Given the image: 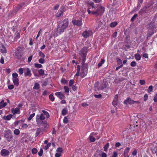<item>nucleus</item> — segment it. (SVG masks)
I'll use <instances>...</instances> for the list:
<instances>
[{
    "label": "nucleus",
    "instance_id": "f704fd0d",
    "mask_svg": "<svg viewBox=\"0 0 157 157\" xmlns=\"http://www.w3.org/2000/svg\"><path fill=\"white\" fill-rule=\"evenodd\" d=\"M137 14H135L132 17L131 19V21L132 22H133L134 21L136 17H137Z\"/></svg>",
    "mask_w": 157,
    "mask_h": 157
},
{
    "label": "nucleus",
    "instance_id": "2eb2a0df",
    "mask_svg": "<svg viewBox=\"0 0 157 157\" xmlns=\"http://www.w3.org/2000/svg\"><path fill=\"white\" fill-rule=\"evenodd\" d=\"M104 8L103 7H102L100 8H98L96 10L98 13V15H101L103 13H104Z\"/></svg>",
    "mask_w": 157,
    "mask_h": 157
},
{
    "label": "nucleus",
    "instance_id": "8fccbe9b",
    "mask_svg": "<svg viewBox=\"0 0 157 157\" xmlns=\"http://www.w3.org/2000/svg\"><path fill=\"white\" fill-rule=\"evenodd\" d=\"M90 140L91 142H94L95 140V139L93 136H90Z\"/></svg>",
    "mask_w": 157,
    "mask_h": 157
},
{
    "label": "nucleus",
    "instance_id": "bb28decb",
    "mask_svg": "<svg viewBox=\"0 0 157 157\" xmlns=\"http://www.w3.org/2000/svg\"><path fill=\"white\" fill-rule=\"evenodd\" d=\"M117 25V23L116 21L112 22L110 24V26L111 27H114Z\"/></svg>",
    "mask_w": 157,
    "mask_h": 157
},
{
    "label": "nucleus",
    "instance_id": "cd10ccee",
    "mask_svg": "<svg viewBox=\"0 0 157 157\" xmlns=\"http://www.w3.org/2000/svg\"><path fill=\"white\" fill-rule=\"evenodd\" d=\"M135 57L136 60H139L141 59V56L138 53H136V54Z\"/></svg>",
    "mask_w": 157,
    "mask_h": 157
},
{
    "label": "nucleus",
    "instance_id": "ea45409f",
    "mask_svg": "<svg viewBox=\"0 0 157 157\" xmlns=\"http://www.w3.org/2000/svg\"><path fill=\"white\" fill-rule=\"evenodd\" d=\"M63 10H61L59 13H57L56 17H58L63 15Z\"/></svg>",
    "mask_w": 157,
    "mask_h": 157
},
{
    "label": "nucleus",
    "instance_id": "f257e3e1",
    "mask_svg": "<svg viewBox=\"0 0 157 157\" xmlns=\"http://www.w3.org/2000/svg\"><path fill=\"white\" fill-rule=\"evenodd\" d=\"M42 112L43 113L40 114H37L36 117V121L38 126L43 125L46 123V122L43 121L45 119L44 116H46L47 118H49L50 116L49 113L46 111L42 110Z\"/></svg>",
    "mask_w": 157,
    "mask_h": 157
},
{
    "label": "nucleus",
    "instance_id": "f03ea898",
    "mask_svg": "<svg viewBox=\"0 0 157 157\" xmlns=\"http://www.w3.org/2000/svg\"><path fill=\"white\" fill-rule=\"evenodd\" d=\"M4 135V136L8 142H10L12 140L13 136L12 135V132L10 130H5Z\"/></svg>",
    "mask_w": 157,
    "mask_h": 157
},
{
    "label": "nucleus",
    "instance_id": "5701e85b",
    "mask_svg": "<svg viewBox=\"0 0 157 157\" xmlns=\"http://www.w3.org/2000/svg\"><path fill=\"white\" fill-rule=\"evenodd\" d=\"M116 60L117 63L118 65L120 66L121 65L122 67L123 66V64H122V60L119 58H117Z\"/></svg>",
    "mask_w": 157,
    "mask_h": 157
},
{
    "label": "nucleus",
    "instance_id": "393cba45",
    "mask_svg": "<svg viewBox=\"0 0 157 157\" xmlns=\"http://www.w3.org/2000/svg\"><path fill=\"white\" fill-rule=\"evenodd\" d=\"M42 132V129L40 128H38L37 129L36 132L35 133V136H37Z\"/></svg>",
    "mask_w": 157,
    "mask_h": 157
},
{
    "label": "nucleus",
    "instance_id": "39448f33",
    "mask_svg": "<svg viewBox=\"0 0 157 157\" xmlns=\"http://www.w3.org/2000/svg\"><path fill=\"white\" fill-rule=\"evenodd\" d=\"M60 28L63 29L64 31L66 29L68 25V21L67 19H64L61 23L59 25Z\"/></svg>",
    "mask_w": 157,
    "mask_h": 157
},
{
    "label": "nucleus",
    "instance_id": "3c124183",
    "mask_svg": "<svg viewBox=\"0 0 157 157\" xmlns=\"http://www.w3.org/2000/svg\"><path fill=\"white\" fill-rule=\"evenodd\" d=\"M94 97L97 98H100L102 97V95L101 94H95L94 95Z\"/></svg>",
    "mask_w": 157,
    "mask_h": 157
},
{
    "label": "nucleus",
    "instance_id": "4d7b16f0",
    "mask_svg": "<svg viewBox=\"0 0 157 157\" xmlns=\"http://www.w3.org/2000/svg\"><path fill=\"white\" fill-rule=\"evenodd\" d=\"M60 99H62L64 98L65 96L62 93V94H61L60 95H59V97Z\"/></svg>",
    "mask_w": 157,
    "mask_h": 157
},
{
    "label": "nucleus",
    "instance_id": "6ab92c4d",
    "mask_svg": "<svg viewBox=\"0 0 157 157\" xmlns=\"http://www.w3.org/2000/svg\"><path fill=\"white\" fill-rule=\"evenodd\" d=\"M13 81L14 84L16 86H17L19 84L18 78L13 79Z\"/></svg>",
    "mask_w": 157,
    "mask_h": 157
},
{
    "label": "nucleus",
    "instance_id": "72a5a7b5",
    "mask_svg": "<svg viewBox=\"0 0 157 157\" xmlns=\"http://www.w3.org/2000/svg\"><path fill=\"white\" fill-rule=\"evenodd\" d=\"M18 74L16 73H14L12 74V79L18 78Z\"/></svg>",
    "mask_w": 157,
    "mask_h": 157
},
{
    "label": "nucleus",
    "instance_id": "c756f323",
    "mask_svg": "<svg viewBox=\"0 0 157 157\" xmlns=\"http://www.w3.org/2000/svg\"><path fill=\"white\" fill-rule=\"evenodd\" d=\"M38 73L40 76L43 75L44 74V70L40 69L38 70Z\"/></svg>",
    "mask_w": 157,
    "mask_h": 157
},
{
    "label": "nucleus",
    "instance_id": "338daca9",
    "mask_svg": "<svg viewBox=\"0 0 157 157\" xmlns=\"http://www.w3.org/2000/svg\"><path fill=\"white\" fill-rule=\"evenodd\" d=\"M0 62L2 64H3L4 63V59L3 57L2 56L1 57V59L0 60Z\"/></svg>",
    "mask_w": 157,
    "mask_h": 157
},
{
    "label": "nucleus",
    "instance_id": "ddd939ff",
    "mask_svg": "<svg viewBox=\"0 0 157 157\" xmlns=\"http://www.w3.org/2000/svg\"><path fill=\"white\" fill-rule=\"evenodd\" d=\"M0 52L2 53H6V48L2 43L0 44Z\"/></svg>",
    "mask_w": 157,
    "mask_h": 157
},
{
    "label": "nucleus",
    "instance_id": "f8f14e48",
    "mask_svg": "<svg viewBox=\"0 0 157 157\" xmlns=\"http://www.w3.org/2000/svg\"><path fill=\"white\" fill-rule=\"evenodd\" d=\"M148 8V6H145L143 8L140 10L139 13L141 15H142L143 14L146 13L147 11V9Z\"/></svg>",
    "mask_w": 157,
    "mask_h": 157
},
{
    "label": "nucleus",
    "instance_id": "bf43d9fd",
    "mask_svg": "<svg viewBox=\"0 0 157 157\" xmlns=\"http://www.w3.org/2000/svg\"><path fill=\"white\" fill-rule=\"evenodd\" d=\"M62 149L61 147H59L57 148L56 151L58 152L61 153L62 151Z\"/></svg>",
    "mask_w": 157,
    "mask_h": 157
},
{
    "label": "nucleus",
    "instance_id": "58836bf2",
    "mask_svg": "<svg viewBox=\"0 0 157 157\" xmlns=\"http://www.w3.org/2000/svg\"><path fill=\"white\" fill-rule=\"evenodd\" d=\"M61 83H63L64 84H66L68 81L66 80L64 78H62L61 81Z\"/></svg>",
    "mask_w": 157,
    "mask_h": 157
},
{
    "label": "nucleus",
    "instance_id": "aec40b11",
    "mask_svg": "<svg viewBox=\"0 0 157 157\" xmlns=\"http://www.w3.org/2000/svg\"><path fill=\"white\" fill-rule=\"evenodd\" d=\"M12 116L13 115L12 114H9L7 116H4L3 118L5 120H10Z\"/></svg>",
    "mask_w": 157,
    "mask_h": 157
},
{
    "label": "nucleus",
    "instance_id": "f3484780",
    "mask_svg": "<svg viewBox=\"0 0 157 157\" xmlns=\"http://www.w3.org/2000/svg\"><path fill=\"white\" fill-rule=\"evenodd\" d=\"M56 31L57 33L59 34H61L62 33H63L64 31L63 29L60 28V26H59V25L57 27Z\"/></svg>",
    "mask_w": 157,
    "mask_h": 157
},
{
    "label": "nucleus",
    "instance_id": "2f4dec72",
    "mask_svg": "<svg viewBox=\"0 0 157 157\" xmlns=\"http://www.w3.org/2000/svg\"><path fill=\"white\" fill-rule=\"evenodd\" d=\"M39 62L41 64H43L45 62V60L44 59V58H42L39 59Z\"/></svg>",
    "mask_w": 157,
    "mask_h": 157
},
{
    "label": "nucleus",
    "instance_id": "9d476101",
    "mask_svg": "<svg viewBox=\"0 0 157 157\" xmlns=\"http://www.w3.org/2000/svg\"><path fill=\"white\" fill-rule=\"evenodd\" d=\"M24 76L25 77L29 76L30 77L32 75L31 70L29 68H25L24 71Z\"/></svg>",
    "mask_w": 157,
    "mask_h": 157
},
{
    "label": "nucleus",
    "instance_id": "13d9d810",
    "mask_svg": "<svg viewBox=\"0 0 157 157\" xmlns=\"http://www.w3.org/2000/svg\"><path fill=\"white\" fill-rule=\"evenodd\" d=\"M153 34V32H149L147 34V37H151Z\"/></svg>",
    "mask_w": 157,
    "mask_h": 157
},
{
    "label": "nucleus",
    "instance_id": "0eeeda50",
    "mask_svg": "<svg viewBox=\"0 0 157 157\" xmlns=\"http://www.w3.org/2000/svg\"><path fill=\"white\" fill-rule=\"evenodd\" d=\"M124 103L125 104H128L131 105L135 103L138 104L140 103V102L138 101H134L133 100L131 99L130 98H128L127 99L124 101Z\"/></svg>",
    "mask_w": 157,
    "mask_h": 157
},
{
    "label": "nucleus",
    "instance_id": "49530a36",
    "mask_svg": "<svg viewBox=\"0 0 157 157\" xmlns=\"http://www.w3.org/2000/svg\"><path fill=\"white\" fill-rule=\"evenodd\" d=\"M49 99L52 101H54L55 99V98L53 97V95L51 94L49 96Z\"/></svg>",
    "mask_w": 157,
    "mask_h": 157
},
{
    "label": "nucleus",
    "instance_id": "0e129e2a",
    "mask_svg": "<svg viewBox=\"0 0 157 157\" xmlns=\"http://www.w3.org/2000/svg\"><path fill=\"white\" fill-rule=\"evenodd\" d=\"M137 151L136 150H134L132 152V154L133 156H135L136 155Z\"/></svg>",
    "mask_w": 157,
    "mask_h": 157
},
{
    "label": "nucleus",
    "instance_id": "423d86ee",
    "mask_svg": "<svg viewBox=\"0 0 157 157\" xmlns=\"http://www.w3.org/2000/svg\"><path fill=\"white\" fill-rule=\"evenodd\" d=\"M22 50L20 47H18L14 52V55L18 59L21 56V52Z\"/></svg>",
    "mask_w": 157,
    "mask_h": 157
},
{
    "label": "nucleus",
    "instance_id": "9b49d317",
    "mask_svg": "<svg viewBox=\"0 0 157 157\" xmlns=\"http://www.w3.org/2000/svg\"><path fill=\"white\" fill-rule=\"evenodd\" d=\"M9 151L5 149H3L1 151V155L2 156H6L9 155Z\"/></svg>",
    "mask_w": 157,
    "mask_h": 157
},
{
    "label": "nucleus",
    "instance_id": "1a4fd4ad",
    "mask_svg": "<svg viewBox=\"0 0 157 157\" xmlns=\"http://www.w3.org/2000/svg\"><path fill=\"white\" fill-rule=\"evenodd\" d=\"M72 23L74 25H76L78 26H81L82 24L81 20H74L72 21Z\"/></svg>",
    "mask_w": 157,
    "mask_h": 157
},
{
    "label": "nucleus",
    "instance_id": "6e6552de",
    "mask_svg": "<svg viewBox=\"0 0 157 157\" xmlns=\"http://www.w3.org/2000/svg\"><path fill=\"white\" fill-rule=\"evenodd\" d=\"M92 32L90 30H86L83 32L82 33V36L85 38H87L91 36Z\"/></svg>",
    "mask_w": 157,
    "mask_h": 157
},
{
    "label": "nucleus",
    "instance_id": "774afa93",
    "mask_svg": "<svg viewBox=\"0 0 157 157\" xmlns=\"http://www.w3.org/2000/svg\"><path fill=\"white\" fill-rule=\"evenodd\" d=\"M101 156V157H107V154L104 152H102Z\"/></svg>",
    "mask_w": 157,
    "mask_h": 157
},
{
    "label": "nucleus",
    "instance_id": "37998d69",
    "mask_svg": "<svg viewBox=\"0 0 157 157\" xmlns=\"http://www.w3.org/2000/svg\"><path fill=\"white\" fill-rule=\"evenodd\" d=\"M74 83V80H70L69 83V85L70 86H71Z\"/></svg>",
    "mask_w": 157,
    "mask_h": 157
},
{
    "label": "nucleus",
    "instance_id": "4468645a",
    "mask_svg": "<svg viewBox=\"0 0 157 157\" xmlns=\"http://www.w3.org/2000/svg\"><path fill=\"white\" fill-rule=\"evenodd\" d=\"M118 96L117 95H116L114 97L112 103L113 105L115 106L117 105L118 104Z\"/></svg>",
    "mask_w": 157,
    "mask_h": 157
},
{
    "label": "nucleus",
    "instance_id": "e433bc0d",
    "mask_svg": "<svg viewBox=\"0 0 157 157\" xmlns=\"http://www.w3.org/2000/svg\"><path fill=\"white\" fill-rule=\"evenodd\" d=\"M51 144V143H49L47 144L44 147V149L45 150H47L50 147Z\"/></svg>",
    "mask_w": 157,
    "mask_h": 157
},
{
    "label": "nucleus",
    "instance_id": "a18cd8bd",
    "mask_svg": "<svg viewBox=\"0 0 157 157\" xmlns=\"http://www.w3.org/2000/svg\"><path fill=\"white\" fill-rule=\"evenodd\" d=\"M32 153L33 154H35L37 153V150L35 148H33L32 150Z\"/></svg>",
    "mask_w": 157,
    "mask_h": 157
},
{
    "label": "nucleus",
    "instance_id": "79ce46f5",
    "mask_svg": "<svg viewBox=\"0 0 157 157\" xmlns=\"http://www.w3.org/2000/svg\"><path fill=\"white\" fill-rule=\"evenodd\" d=\"M39 56L42 58H44L45 57L44 54L41 51H40L39 53Z\"/></svg>",
    "mask_w": 157,
    "mask_h": 157
},
{
    "label": "nucleus",
    "instance_id": "a878e982",
    "mask_svg": "<svg viewBox=\"0 0 157 157\" xmlns=\"http://www.w3.org/2000/svg\"><path fill=\"white\" fill-rule=\"evenodd\" d=\"M25 68H20L18 70V72L20 75H22L23 72L24 73Z\"/></svg>",
    "mask_w": 157,
    "mask_h": 157
},
{
    "label": "nucleus",
    "instance_id": "09e8293b",
    "mask_svg": "<svg viewBox=\"0 0 157 157\" xmlns=\"http://www.w3.org/2000/svg\"><path fill=\"white\" fill-rule=\"evenodd\" d=\"M153 90V86H150L148 89H147V92L148 93H150V92H151Z\"/></svg>",
    "mask_w": 157,
    "mask_h": 157
},
{
    "label": "nucleus",
    "instance_id": "412c9836",
    "mask_svg": "<svg viewBox=\"0 0 157 157\" xmlns=\"http://www.w3.org/2000/svg\"><path fill=\"white\" fill-rule=\"evenodd\" d=\"M151 151L153 154H155L157 157V147L155 146L153 148H152Z\"/></svg>",
    "mask_w": 157,
    "mask_h": 157
},
{
    "label": "nucleus",
    "instance_id": "4c0bfd02",
    "mask_svg": "<svg viewBox=\"0 0 157 157\" xmlns=\"http://www.w3.org/2000/svg\"><path fill=\"white\" fill-rule=\"evenodd\" d=\"M14 133L16 135H18L20 133L19 130L17 129H15L14 131Z\"/></svg>",
    "mask_w": 157,
    "mask_h": 157
},
{
    "label": "nucleus",
    "instance_id": "de8ad7c7",
    "mask_svg": "<svg viewBox=\"0 0 157 157\" xmlns=\"http://www.w3.org/2000/svg\"><path fill=\"white\" fill-rule=\"evenodd\" d=\"M68 120L67 118L66 117H65L63 119V123L65 124H66L68 122Z\"/></svg>",
    "mask_w": 157,
    "mask_h": 157
},
{
    "label": "nucleus",
    "instance_id": "864d4df0",
    "mask_svg": "<svg viewBox=\"0 0 157 157\" xmlns=\"http://www.w3.org/2000/svg\"><path fill=\"white\" fill-rule=\"evenodd\" d=\"M136 65V63L135 61H132L130 63V65L132 67H135Z\"/></svg>",
    "mask_w": 157,
    "mask_h": 157
},
{
    "label": "nucleus",
    "instance_id": "c85d7f7f",
    "mask_svg": "<svg viewBox=\"0 0 157 157\" xmlns=\"http://www.w3.org/2000/svg\"><path fill=\"white\" fill-rule=\"evenodd\" d=\"M105 62V60L104 59H102L100 62L98 64V66L100 67L101 66L102 64H103Z\"/></svg>",
    "mask_w": 157,
    "mask_h": 157
},
{
    "label": "nucleus",
    "instance_id": "e2e57ef3",
    "mask_svg": "<svg viewBox=\"0 0 157 157\" xmlns=\"http://www.w3.org/2000/svg\"><path fill=\"white\" fill-rule=\"evenodd\" d=\"M117 154L116 152H114L113 153V155L112 157H117Z\"/></svg>",
    "mask_w": 157,
    "mask_h": 157
},
{
    "label": "nucleus",
    "instance_id": "b1692460",
    "mask_svg": "<svg viewBox=\"0 0 157 157\" xmlns=\"http://www.w3.org/2000/svg\"><path fill=\"white\" fill-rule=\"evenodd\" d=\"M80 67L79 65H78L77 67V72L76 74V75L77 76H78L79 75L80 69Z\"/></svg>",
    "mask_w": 157,
    "mask_h": 157
},
{
    "label": "nucleus",
    "instance_id": "5fc2aeb1",
    "mask_svg": "<svg viewBox=\"0 0 157 157\" xmlns=\"http://www.w3.org/2000/svg\"><path fill=\"white\" fill-rule=\"evenodd\" d=\"M130 150V148L129 147H126L124 151V153H128Z\"/></svg>",
    "mask_w": 157,
    "mask_h": 157
},
{
    "label": "nucleus",
    "instance_id": "7ed1b4c3",
    "mask_svg": "<svg viewBox=\"0 0 157 157\" xmlns=\"http://www.w3.org/2000/svg\"><path fill=\"white\" fill-rule=\"evenodd\" d=\"M82 65L80 75L82 77H85L87 75L88 71V67L87 65L82 62Z\"/></svg>",
    "mask_w": 157,
    "mask_h": 157
},
{
    "label": "nucleus",
    "instance_id": "7c9ffc66",
    "mask_svg": "<svg viewBox=\"0 0 157 157\" xmlns=\"http://www.w3.org/2000/svg\"><path fill=\"white\" fill-rule=\"evenodd\" d=\"M67 111L66 109H63L62 111V114L64 116L67 113Z\"/></svg>",
    "mask_w": 157,
    "mask_h": 157
},
{
    "label": "nucleus",
    "instance_id": "c03bdc74",
    "mask_svg": "<svg viewBox=\"0 0 157 157\" xmlns=\"http://www.w3.org/2000/svg\"><path fill=\"white\" fill-rule=\"evenodd\" d=\"M35 113H34L30 115L29 117L28 118L29 121H30L31 119L35 116Z\"/></svg>",
    "mask_w": 157,
    "mask_h": 157
},
{
    "label": "nucleus",
    "instance_id": "052dcab7",
    "mask_svg": "<svg viewBox=\"0 0 157 157\" xmlns=\"http://www.w3.org/2000/svg\"><path fill=\"white\" fill-rule=\"evenodd\" d=\"M14 88V86L13 85H10L8 86V88L10 90H12Z\"/></svg>",
    "mask_w": 157,
    "mask_h": 157
},
{
    "label": "nucleus",
    "instance_id": "a211bd4d",
    "mask_svg": "<svg viewBox=\"0 0 157 157\" xmlns=\"http://www.w3.org/2000/svg\"><path fill=\"white\" fill-rule=\"evenodd\" d=\"M7 105L6 102H4V100H2L0 102V109L4 107Z\"/></svg>",
    "mask_w": 157,
    "mask_h": 157
},
{
    "label": "nucleus",
    "instance_id": "4be33fe9",
    "mask_svg": "<svg viewBox=\"0 0 157 157\" xmlns=\"http://www.w3.org/2000/svg\"><path fill=\"white\" fill-rule=\"evenodd\" d=\"M40 88V86L39 84L36 83L34 84V86L33 87V89L34 90H39Z\"/></svg>",
    "mask_w": 157,
    "mask_h": 157
},
{
    "label": "nucleus",
    "instance_id": "6e6d98bb",
    "mask_svg": "<svg viewBox=\"0 0 157 157\" xmlns=\"http://www.w3.org/2000/svg\"><path fill=\"white\" fill-rule=\"evenodd\" d=\"M140 83L141 85H144L145 83V81L144 80H140Z\"/></svg>",
    "mask_w": 157,
    "mask_h": 157
},
{
    "label": "nucleus",
    "instance_id": "a19ab883",
    "mask_svg": "<svg viewBox=\"0 0 157 157\" xmlns=\"http://www.w3.org/2000/svg\"><path fill=\"white\" fill-rule=\"evenodd\" d=\"M64 88L65 90V92L68 93L69 92V90L68 87L67 86H64Z\"/></svg>",
    "mask_w": 157,
    "mask_h": 157
},
{
    "label": "nucleus",
    "instance_id": "473e14b6",
    "mask_svg": "<svg viewBox=\"0 0 157 157\" xmlns=\"http://www.w3.org/2000/svg\"><path fill=\"white\" fill-rule=\"evenodd\" d=\"M34 67L36 68H41L42 67V66L40 64L35 63L34 64Z\"/></svg>",
    "mask_w": 157,
    "mask_h": 157
},
{
    "label": "nucleus",
    "instance_id": "69168bd1",
    "mask_svg": "<svg viewBox=\"0 0 157 157\" xmlns=\"http://www.w3.org/2000/svg\"><path fill=\"white\" fill-rule=\"evenodd\" d=\"M32 57H33V56H31L28 58V63H29L31 61L32 58Z\"/></svg>",
    "mask_w": 157,
    "mask_h": 157
},
{
    "label": "nucleus",
    "instance_id": "dca6fc26",
    "mask_svg": "<svg viewBox=\"0 0 157 157\" xmlns=\"http://www.w3.org/2000/svg\"><path fill=\"white\" fill-rule=\"evenodd\" d=\"M11 112L13 114H19L20 113V110L17 107L15 109H13L11 110Z\"/></svg>",
    "mask_w": 157,
    "mask_h": 157
},
{
    "label": "nucleus",
    "instance_id": "680f3d73",
    "mask_svg": "<svg viewBox=\"0 0 157 157\" xmlns=\"http://www.w3.org/2000/svg\"><path fill=\"white\" fill-rule=\"evenodd\" d=\"M153 100L155 102H157V93L154 96L153 98Z\"/></svg>",
    "mask_w": 157,
    "mask_h": 157
},
{
    "label": "nucleus",
    "instance_id": "603ef678",
    "mask_svg": "<svg viewBox=\"0 0 157 157\" xmlns=\"http://www.w3.org/2000/svg\"><path fill=\"white\" fill-rule=\"evenodd\" d=\"M43 153V150L42 148H41L40 151L38 152V155L39 156H41L42 155Z\"/></svg>",
    "mask_w": 157,
    "mask_h": 157
},
{
    "label": "nucleus",
    "instance_id": "20e7f679",
    "mask_svg": "<svg viewBox=\"0 0 157 157\" xmlns=\"http://www.w3.org/2000/svg\"><path fill=\"white\" fill-rule=\"evenodd\" d=\"M87 52V48L86 47H83L80 51V55L82 57V61L83 63H85L86 58V53Z\"/></svg>",
    "mask_w": 157,
    "mask_h": 157
},
{
    "label": "nucleus",
    "instance_id": "c9c22d12",
    "mask_svg": "<svg viewBox=\"0 0 157 157\" xmlns=\"http://www.w3.org/2000/svg\"><path fill=\"white\" fill-rule=\"evenodd\" d=\"M109 146V144L107 143L105 146L104 147V150L105 151H106Z\"/></svg>",
    "mask_w": 157,
    "mask_h": 157
}]
</instances>
